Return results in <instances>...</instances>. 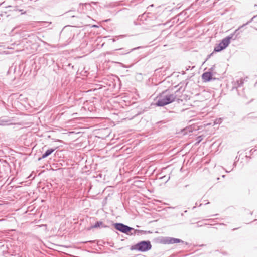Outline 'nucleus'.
Wrapping results in <instances>:
<instances>
[{"label":"nucleus","mask_w":257,"mask_h":257,"mask_svg":"<svg viewBox=\"0 0 257 257\" xmlns=\"http://www.w3.org/2000/svg\"><path fill=\"white\" fill-rule=\"evenodd\" d=\"M161 242L165 244H175L178 243H184V241L181 239L175 238L171 237H163Z\"/></svg>","instance_id":"4"},{"label":"nucleus","mask_w":257,"mask_h":257,"mask_svg":"<svg viewBox=\"0 0 257 257\" xmlns=\"http://www.w3.org/2000/svg\"><path fill=\"white\" fill-rule=\"evenodd\" d=\"M219 45H220L221 46H222L223 47V49H225V48H226L227 47H226V46L225 45V44H224L223 43H222V42L221 41V42L219 43Z\"/></svg>","instance_id":"13"},{"label":"nucleus","mask_w":257,"mask_h":257,"mask_svg":"<svg viewBox=\"0 0 257 257\" xmlns=\"http://www.w3.org/2000/svg\"><path fill=\"white\" fill-rule=\"evenodd\" d=\"M252 20H253V18H251V20L250 21H248L247 22L246 24H244L243 25H242V26H240L238 29H236L235 31V33H237V32L239 31V30L241 29L242 28H243L244 26L248 24L250 22H251Z\"/></svg>","instance_id":"11"},{"label":"nucleus","mask_w":257,"mask_h":257,"mask_svg":"<svg viewBox=\"0 0 257 257\" xmlns=\"http://www.w3.org/2000/svg\"><path fill=\"white\" fill-rule=\"evenodd\" d=\"M114 227L115 228L122 232V233H125L126 234H133V233H130V232L132 230H134V229L132 227H130L126 225H124L122 223H115L114 224ZM136 231V230H134V234L135 233V232Z\"/></svg>","instance_id":"3"},{"label":"nucleus","mask_w":257,"mask_h":257,"mask_svg":"<svg viewBox=\"0 0 257 257\" xmlns=\"http://www.w3.org/2000/svg\"><path fill=\"white\" fill-rule=\"evenodd\" d=\"M236 229H237V228H233L232 230H236Z\"/></svg>","instance_id":"15"},{"label":"nucleus","mask_w":257,"mask_h":257,"mask_svg":"<svg viewBox=\"0 0 257 257\" xmlns=\"http://www.w3.org/2000/svg\"><path fill=\"white\" fill-rule=\"evenodd\" d=\"M239 34V31L237 32V33L234 32L233 34H231L228 36L223 39L221 41V42H222V43L225 44L226 47H227L230 43V40L231 39H233V40L236 39V38L237 37V35H238Z\"/></svg>","instance_id":"5"},{"label":"nucleus","mask_w":257,"mask_h":257,"mask_svg":"<svg viewBox=\"0 0 257 257\" xmlns=\"http://www.w3.org/2000/svg\"><path fill=\"white\" fill-rule=\"evenodd\" d=\"M55 151L54 149H49L47 150L42 156L41 158H39V160H40L42 159H44L48 156H49L50 154H51Z\"/></svg>","instance_id":"8"},{"label":"nucleus","mask_w":257,"mask_h":257,"mask_svg":"<svg viewBox=\"0 0 257 257\" xmlns=\"http://www.w3.org/2000/svg\"><path fill=\"white\" fill-rule=\"evenodd\" d=\"M107 54H110V52H107Z\"/></svg>","instance_id":"16"},{"label":"nucleus","mask_w":257,"mask_h":257,"mask_svg":"<svg viewBox=\"0 0 257 257\" xmlns=\"http://www.w3.org/2000/svg\"><path fill=\"white\" fill-rule=\"evenodd\" d=\"M202 78L204 82H208L212 79V74L210 72H206L202 74Z\"/></svg>","instance_id":"6"},{"label":"nucleus","mask_w":257,"mask_h":257,"mask_svg":"<svg viewBox=\"0 0 257 257\" xmlns=\"http://www.w3.org/2000/svg\"><path fill=\"white\" fill-rule=\"evenodd\" d=\"M219 45H220L221 46H222L223 47V49H225V48H226L227 47H226V46L225 45V44H224L223 43H222V42L221 41V42L219 43Z\"/></svg>","instance_id":"12"},{"label":"nucleus","mask_w":257,"mask_h":257,"mask_svg":"<svg viewBox=\"0 0 257 257\" xmlns=\"http://www.w3.org/2000/svg\"><path fill=\"white\" fill-rule=\"evenodd\" d=\"M213 52H212L210 54L208 55L207 56V58L206 59V60H207L209 58H210L211 57V56L213 55Z\"/></svg>","instance_id":"14"},{"label":"nucleus","mask_w":257,"mask_h":257,"mask_svg":"<svg viewBox=\"0 0 257 257\" xmlns=\"http://www.w3.org/2000/svg\"><path fill=\"white\" fill-rule=\"evenodd\" d=\"M152 245L149 241H142L137 243L134 249L141 252L147 251L151 249Z\"/></svg>","instance_id":"2"},{"label":"nucleus","mask_w":257,"mask_h":257,"mask_svg":"<svg viewBox=\"0 0 257 257\" xmlns=\"http://www.w3.org/2000/svg\"><path fill=\"white\" fill-rule=\"evenodd\" d=\"M139 48H140V47H138L137 48H133V49H132L131 50H124V49L121 48V49H115L114 51H117V50L121 51V52L119 53L120 54H128V53H130L132 51H133L134 50H136L137 49H139Z\"/></svg>","instance_id":"9"},{"label":"nucleus","mask_w":257,"mask_h":257,"mask_svg":"<svg viewBox=\"0 0 257 257\" xmlns=\"http://www.w3.org/2000/svg\"><path fill=\"white\" fill-rule=\"evenodd\" d=\"M223 49H224L223 48V47L222 46H221L220 45H219V44L217 46H216L214 48V52H220Z\"/></svg>","instance_id":"10"},{"label":"nucleus","mask_w":257,"mask_h":257,"mask_svg":"<svg viewBox=\"0 0 257 257\" xmlns=\"http://www.w3.org/2000/svg\"><path fill=\"white\" fill-rule=\"evenodd\" d=\"M107 226L105 225L102 221H97L93 225L91 226L89 230L91 228H106Z\"/></svg>","instance_id":"7"},{"label":"nucleus","mask_w":257,"mask_h":257,"mask_svg":"<svg viewBox=\"0 0 257 257\" xmlns=\"http://www.w3.org/2000/svg\"><path fill=\"white\" fill-rule=\"evenodd\" d=\"M176 98L175 93H171L169 91L165 90L158 96L156 104L158 106H164L174 102Z\"/></svg>","instance_id":"1"}]
</instances>
